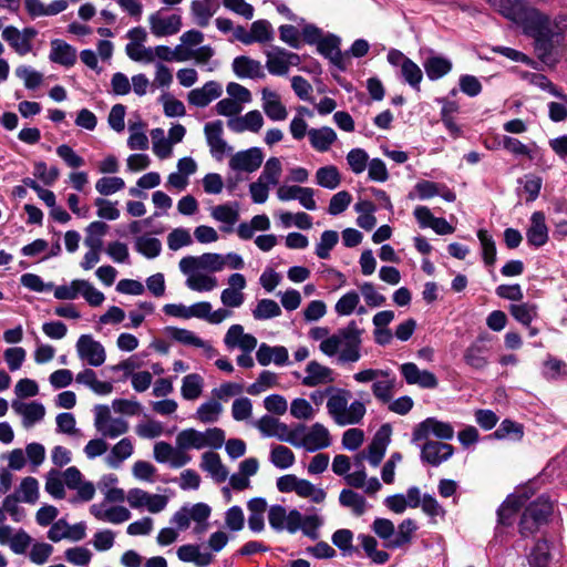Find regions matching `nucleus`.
<instances>
[{"label":"nucleus","mask_w":567,"mask_h":567,"mask_svg":"<svg viewBox=\"0 0 567 567\" xmlns=\"http://www.w3.org/2000/svg\"><path fill=\"white\" fill-rule=\"evenodd\" d=\"M361 333L362 330L353 320L347 327L329 334L323 342H320L319 350L328 357L338 354L339 363L357 362L361 357Z\"/></svg>","instance_id":"f03ea898"},{"label":"nucleus","mask_w":567,"mask_h":567,"mask_svg":"<svg viewBox=\"0 0 567 567\" xmlns=\"http://www.w3.org/2000/svg\"><path fill=\"white\" fill-rule=\"evenodd\" d=\"M16 75L23 81L24 86L29 90L37 89L43 81L42 73L28 65H19L16 69Z\"/></svg>","instance_id":"e2e57ef3"},{"label":"nucleus","mask_w":567,"mask_h":567,"mask_svg":"<svg viewBox=\"0 0 567 567\" xmlns=\"http://www.w3.org/2000/svg\"><path fill=\"white\" fill-rule=\"evenodd\" d=\"M176 445L185 450L204 449L203 432L195 429L183 430L176 436Z\"/></svg>","instance_id":"8fccbe9b"},{"label":"nucleus","mask_w":567,"mask_h":567,"mask_svg":"<svg viewBox=\"0 0 567 567\" xmlns=\"http://www.w3.org/2000/svg\"><path fill=\"white\" fill-rule=\"evenodd\" d=\"M339 502L342 506L351 508L357 516H360L365 512L364 497L352 489H342L339 496Z\"/></svg>","instance_id":"5fc2aeb1"},{"label":"nucleus","mask_w":567,"mask_h":567,"mask_svg":"<svg viewBox=\"0 0 567 567\" xmlns=\"http://www.w3.org/2000/svg\"><path fill=\"white\" fill-rule=\"evenodd\" d=\"M390 441V424H383L375 433L371 443L368 445L365 456L372 466H378L383 460Z\"/></svg>","instance_id":"6ab92c4d"},{"label":"nucleus","mask_w":567,"mask_h":567,"mask_svg":"<svg viewBox=\"0 0 567 567\" xmlns=\"http://www.w3.org/2000/svg\"><path fill=\"white\" fill-rule=\"evenodd\" d=\"M339 240L338 233L334 230H326L321 234L320 241L316 247V255L326 259L330 256L331 249L337 245Z\"/></svg>","instance_id":"338daca9"},{"label":"nucleus","mask_w":567,"mask_h":567,"mask_svg":"<svg viewBox=\"0 0 567 567\" xmlns=\"http://www.w3.org/2000/svg\"><path fill=\"white\" fill-rule=\"evenodd\" d=\"M442 105L441 109V121L443 122L446 130L454 137L461 133L460 126L456 124L454 115L458 112L460 106L454 101H449L446 97H440L436 100Z\"/></svg>","instance_id":"2f4dec72"},{"label":"nucleus","mask_w":567,"mask_h":567,"mask_svg":"<svg viewBox=\"0 0 567 567\" xmlns=\"http://www.w3.org/2000/svg\"><path fill=\"white\" fill-rule=\"evenodd\" d=\"M166 332L173 340L182 344L203 349H212L210 346H207V343L204 340H202L190 330L176 327H167Z\"/></svg>","instance_id":"ea45409f"},{"label":"nucleus","mask_w":567,"mask_h":567,"mask_svg":"<svg viewBox=\"0 0 567 567\" xmlns=\"http://www.w3.org/2000/svg\"><path fill=\"white\" fill-rule=\"evenodd\" d=\"M202 470L208 472L218 483L224 482L228 476V471L223 465L217 453L205 452L202 455Z\"/></svg>","instance_id":"72a5a7b5"},{"label":"nucleus","mask_w":567,"mask_h":567,"mask_svg":"<svg viewBox=\"0 0 567 567\" xmlns=\"http://www.w3.org/2000/svg\"><path fill=\"white\" fill-rule=\"evenodd\" d=\"M296 493L300 497H309L313 503L317 504L322 503L327 496L322 488H317L311 482L303 478H299Z\"/></svg>","instance_id":"052dcab7"},{"label":"nucleus","mask_w":567,"mask_h":567,"mask_svg":"<svg viewBox=\"0 0 567 567\" xmlns=\"http://www.w3.org/2000/svg\"><path fill=\"white\" fill-rule=\"evenodd\" d=\"M525 499L522 496H508L497 509V522L501 525H512L515 515L524 506Z\"/></svg>","instance_id":"7c9ffc66"},{"label":"nucleus","mask_w":567,"mask_h":567,"mask_svg":"<svg viewBox=\"0 0 567 567\" xmlns=\"http://www.w3.org/2000/svg\"><path fill=\"white\" fill-rule=\"evenodd\" d=\"M424 70L431 81H436L452 70V62L443 56H430L424 62Z\"/></svg>","instance_id":"c9c22d12"},{"label":"nucleus","mask_w":567,"mask_h":567,"mask_svg":"<svg viewBox=\"0 0 567 567\" xmlns=\"http://www.w3.org/2000/svg\"><path fill=\"white\" fill-rule=\"evenodd\" d=\"M400 372L405 382L411 385H417L422 389H435L439 384V380L433 372L420 370L413 362L401 364Z\"/></svg>","instance_id":"ddd939ff"},{"label":"nucleus","mask_w":567,"mask_h":567,"mask_svg":"<svg viewBox=\"0 0 567 567\" xmlns=\"http://www.w3.org/2000/svg\"><path fill=\"white\" fill-rule=\"evenodd\" d=\"M302 515L297 509L287 512L282 505H272L268 509V522L276 532L297 533L301 527Z\"/></svg>","instance_id":"0eeeda50"},{"label":"nucleus","mask_w":567,"mask_h":567,"mask_svg":"<svg viewBox=\"0 0 567 567\" xmlns=\"http://www.w3.org/2000/svg\"><path fill=\"white\" fill-rule=\"evenodd\" d=\"M347 162L352 173L359 175L367 169L369 155L362 148H352L347 155Z\"/></svg>","instance_id":"69168bd1"},{"label":"nucleus","mask_w":567,"mask_h":567,"mask_svg":"<svg viewBox=\"0 0 567 567\" xmlns=\"http://www.w3.org/2000/svg\"><path fill=\"white\" fill-rule=\"evenodd\" d=\"M316 184L327 189H336L341 184V174L337 166L327 165L317 169Z\"/></svg>","instance_id":"4c0bfd02"},{"label":"nucleus","mask_w":567,"mask_h":567,"mask_svg":"<svg viewBox=\"0 0 567 567\" xmlns=\"http://www.w3.org/2000/svg\"><path fill=\"white\" fill-rule=\"evenodd\" d=\"M340 40L338 37L330 34L328 37H323L317 43V50L324 58L329 59L331 63H333L340 70H344L346 65L343 63V55L340 51Z\"/></svg>","instance_id":"b1692460"},{"label":"nucleus","mask_w":567,"mask_h":567,"mask_svg":"<svg viewBox=\"0 0 567 567\" xmlns=\"http://www.w3.org/2000/svg\"><path fill=\"white\" fill-rule=\"evenodd\" d=\"M132 508L146 507L151 513H159L167 505V497L158 494H148L141 488H132L126 495Z\"/></svg>","instance_id":"9b49d317"},{"label":"nucleus","mask_w":567,"mask_h":567,"mask_svg":"<svg viewBox=\"0 0 567 567\" xmlns=\"http://www.w3.org/2000/svg\"><path fill=\"white\" fill-rule=\"evenodd\" d=\"M353 378L358 382L373 381L372 391L375 398L384 403L390 402V379L386 371L368 369L355 373Z\"/></svg>","instance_id":"9d476101"},{"label":"nucleus","mask_w":567,"mask_h":567,"mask_svg":"<svg viewBox=\"0 0 567 567\" xmlns=\"http://www.w3.org/2000/svg\"><path fill=\"white\" fill-rule=\"evenodd\" d=\"M308 136L311 146L319 152H327L337 140L336 132L329 126L311 128Z\"/></svg>","instance_id":"c756f323"},{"label":"nucleus","mask_w":567,"mask_h":567,"mask_svg":"<svg viewBox=\"0 0 567 567\" xmlns=\"http://www.w3.org/2000/svg\"><path fill=\"white\" fill-rule=\"evenodd\" d=\"M207 145L209 146L212 156L220 161L231 151L223 138V122L220 120L208 122L204 127Z\"/></svg>","instance_id":"4468645a"},{"label":"nucleus","mask_w":567,"mask_h":567,"mask_svg":"<svg viewBox=\"0 0 567 567\" xmlns=\"http://www.w3.org/2000/svg\"><path fill=\"white\" fill-rule=\"evenodd\" d=\"M13 494H17L21 502L34 504L39 497V483L34 477L23 478Z\"/></svg>","instance_id":"3c124183"},{"label":"nucleus","mask_w":567,"mask_h":567,"mask_svg":"<svg viewBox=\"0 0 567 567\" xmlns=\"http://www.w3.org/2000/svg\"><path fill=\"white\" fill-rule=\"evenodd\" d=\"M401 61V78L408 83L413 90L420 92V83L423 79V73L420 66L412 60L405 58L399 50L392 49V64H396Z\"/></svg>","instance_id":"f3484780"},{"label":"nucleus","mask_w":567,"mask_h":567,"mask_svg":"<svg viewBox=\"0 0 567 567\" xmlns=\"http://www.w3.org/2000/svg\"><path fill=\"white\" fill-rule=\"evenodd\" d=\"M527 241L535 247L544 246L548 240L545 215H532V224L526 233Z\"/></svg>","instance_id":"cd10ccee"},{"label":"nucleus","mask_w":567,"mask_h":567,"mask_svg":"<svg viewBox=\"0 0 567 567\" xmlns=\"http://www.w3.org/2000/svg\"><path fill=\"white\" fill-rule=\"evenodd\" d=\"M281 172L282 168L279 158L270 157L266 162L264 169L258 178L271 186H276L279 183Z\"/></svg>","instance_id":"680f3d73"},{"label":"nucleus","mask_w":567,"mask_h":567,"mask_svg":"<svg viewBox=\"0 0 567 567\" xmlns=\"http://www.w3.org/2000/svg\"><path fill=\"white\" fill-rule=\"evenodd\" d=\"M511 315L522 324L529 327L537 316V307L534 303L523 302L509 306Z\"/></svg>","instance_id":"864d4df0"},{"label":"nucleus","mask_w":567,"mask_h":567,"mask_svg":"<svg viewBox=\"0 0 567 567\" xmlns=\"http://www.w3.org/2000/svg\"><path fill=\"white\" fill-rule=\"evenodd\" d=\"M130 137L127 140V146L131 150H140L145 151L148 148V138L147 136L142 132L143 130V123H130Z\"/></svg>","instance_id":"0e129e2a"},{"label":"nucleus","mask_w":567,"mask_h":567,"mask_svg":"<svg viewBox=\"0 0 567 567\" xmlns=\"http://www.w3.org/2000/svg\"><path fill=\"white\" fill-rule=\"evenodd\" d=\"M281 309L272 299H261L252 310L256 320H267L280 316Z\"/></svg>","instance_id":"bf43d9fd"},{"label":"nucleus","mask_w":567,"mask_h":567,"mask_svg":"<svg viewBox=\"0 0 567 567\" xmlns=\"http://www.w3.org/2000/svg\"><path fill=\"white\" fill-rule=\"evenodd\" d=\"M286 55L287 50L280 47H271V49L266 52V68L270 74L286 75L288 73Z\"/></svg>","instance_id":"473e14b6"},{"label":"nucleus","mask_w":567,"mask_h":567,"mask_svg":"<svg viewBox=\"0 0 567 567\" xmlns=\"http://www.w3.org/2000/svg\"><path fill=\"white\" fill-rule=\"evenodd\" d=\"M78 355L91 367H101L106 360L103 344L93 339L91 334H82L75 344Z\"/></svg>","instance_id":"6e6552de"},{"label":"nucleus","mask_w":567,"mask_h":567,"mask_svg":"<svg viewBox=\"0 0 567 567\" xmlns=\"http://www.w3.org/2000/svg\"><path fill=\"white\" fill-rule=\"evenodd\" d=\"M454 447L439 441H426L421 446V461L432 466H439L452 457Z\"/></svg>","instance_id":"dca6fc26"},{"label":"nucleus","mask_w":567,"mask_h":567,"mask_svg":"<svg viewBox=\"0 0 567 567\" xmlns=\"http://www.w3.org/2000/svg\"><path fill=\"white\" fill-rule=\"evenodd\" d=\"M204 386V379L197 373H190L183 378L182 396L185 400H196L200 396Z\"/></svg>","instance_id":"37998d69"},{"label":"nucleus","mask_w":567,"mask_h":567,"mask_svg":"<svg viewBox=\"0 0 567 567\" xmlns=\"http://www.w3.org/2000/svg\"><path fill=\"white\" fill-rule=\"evenodd\" d=\"M250 33L254 42H269L274 39L271 24L267 20H257L252 22Z\"/></svg>","instance_id":"774afa93"},{"label":"nucleus","mask_w":567,"mask_h":567,"mask_svg":"<svg viewBox=\"0 0 567 567\" xmlns=\"http://www.w3.org/2000/svg\"><path fill=\"white\" fill-rule=\"evenodd\" d=\"M134 447L132 441L127 437L122 439L111 450L105 462L112 468H118L122 462L133 454Z\"/></svg>","instance_id":"f704fd0d"},{"label":"nucleus","mask_w":567,"mask_h":567,"mask_svg":"<svg viewBox=\"0 0 567 567\" xmlns=\"http://www.w3.org/2000/svg\"><path fill=\"white\" fill-rule=\"evenodd\" d=\"M549 544L545 539L538 540L528 557L529 567H549Z\"/></svg>","instance_id":"49530a36"},{"label":"nucleus","mask_w":567,"mask_h":567,"mask_svg":"<svg viewBox=\"0 0 567 567\" xmlns=\"http://www.w3.org/2000/svg\"><path fill=\"white\" fill-rule=\"evenodd\" d=\"M261 94L262 110L266 115L272 121L286 120L288 112L286 106L281 103L279 95L269 89H264Z\"/></svg>","instance_id":"a878e982"},{"label":"nucleus","mask_w":567,"mask_h":567,"mask_svg":"<svg viewBox=\"0 0 567 567\" xmlns=\"http://www.w3.org/2000/svg\"><path fill=\"white\" fill-rule=\"evenodd\" d=\"M524 436V427L522 424L512 420H504L497 430L491 434L496 440L520 441Z\"/></svg>","instance_id":"a19ab883"},{"label":"nucleus","mask_w":567,"mask_h":567,"mask_svg":"<svg viewBox=\"0 0 567 567\" xmlns=\"http://www.w3.org/2000/svg\"><path fill=\"white\" fill-rule=\"evenodd\" d=\"M2 39L14 50L19 55H25L32 50V43L23 40L20 30L13 25H8L2 30Z\"/></svg>","instance_id":"e433bc0d"},{"label":"nucleus","mask_w":567,"mask_h":567,"mask_svg":"<svg viewBox=\"0 0 567 567\" xmlns=\"http://www.w3.org/2000/svg\"><path fill=\"white\" fill-rule=\"evenodd\" d=\"M223 94L221 84L217 81H208L202 87L188 92L187 101L196 107H206Z\"/></svg>","instance_id":"a211bd4d"},{"label":"nucleus","mask_w":567,"mask_h":567,"mask_svg":"<svg viewBox=\"0 0 567 567\" xmlns=\"http://www.w3.org/2000/svg\"><path fill=\"white\" fill-rule=\"evenodd\" d=\"M227 125L235 133H243L245 131L257 133L264 125V117L259 111L254 110L244 116L230 118Z\"/></svg>","instance_id":"5701e85b"},{"label":"nucleus","mask_w":567,"mask_h":567,"mask_svg":"<svg viewBox=\"0 0 567 567\" xmlns=\"http://www.w3.org/2000/svg\"><path fill=\"white\" fill-rule=\"evenodd\" d=\"M136 250L146 258H155L162 251V244L155 237L140 236L135 243Z\"/></svg>","instance_id":"6e6d98bb"},{"label":"nucleus","mask_w":567,"mask_h":567,"mask_svg":"<svg viewBox=\"0 0 567 567\" xmlns=\"http://www.w3.org/2000/svg\"><path fill=\"white\" fill-rule=\"evenodd\" d=\"M49 59L53 63L70 68L76 62V50L65 41L54 39L51 41Z\"/></svg>","instance_id":"4be33fe9"},{"label":"nucleus","mask_w":567,"mask_h":567,"mask_svg":"<svg viewBox=\"0 0 567 567\" xmlns=\"http://www.w3.org/2000/svg\"><path fill=\"white\" fill-rule=\"evenodd\" d=\"M554 511V504L547 495H540L529 503L519 520V533L524 537L535 534L540 526L548 523Z\"/></svg>","instance_id":"20e7f679"},{"label":"nucleus","mask_w":567,"mask_h":567,"mask_svg":"<svg viewBox=\"0 0 567 567\" xmlns=\"http://www.w3.org/2000/svg\"><path fill=\"white\" fill-rule=\"evenodd\" d=\"M515 23L523 29L525 35L534 39V48L540 59L551 54L555 33L549 16L527 6Z\"/></svg>","instance_id":"f257e3e1"},{"label":"nucleus","mask_w":567,"mask_h":567,"mask_svg":"<svg viewBox=\"0 0 567 567\" xmlns=\"http://www.w3.org/2000/svg\"><path fill=\"white\" fill-rule=\"evenodd\" d=\"M350 396L349 391L339 390L328 399V412L340 425L357 424L365 413V406L360 401H353L349 405Z\"/></svg>","instance_id":"7ed1b4c3"},{"label":"nucleus","mask_w":567,"mask_h":567,"mask_svg":"<svg viewBox=\"0 0 567 567\" xmlns=\"http://www.w3.org/2000/svg\"><path fill=\"white\" fill-rule=\"evenodd\" d=\"M477 238L482 246L483 260L487 266H493L496 261V246L493 237L485 229L477 231Z\"/></svg>","instance_id":"4d7b16f0"},{"label":"nucleus","mask_w":567,"mask_h":567,"mask_svg":"<svg viewBox=\"0 0 567 567\" xmlns=\"http://www.w3.org/2000/svg\"><path fill=\"white\" fill-rule=\"evenodd\" d=\"M190 12L195 22L204 28L209 23L210 18L214 16L215 10L212 9L210 0H193L190 3Z\"/></svg>","instance_id":"de8ad7c7"},{"label":"nucleus","mask_w":567,"mask_h":567,"mask_svg":"<svg viewBox=\"0 0 567 567\" xmlns=\"http://www.w3.org/2000/svg\"><path fill=\"white\" fill-rule=\"evenodd\" d=\"M333 381V371L317 361L308 362L306 367V377L301 379V383L306 386H317Z\"/></svg>","instance_id":"412c9836"},{"label":"nucleus","mask_w":567,"mask_h":567,"mask_svg":"<svg viewBox=\"0 0 567 567\" xmlns=\"http://www.w3.org/2000/svg\"><path fill=\"white\" fill-rule=\"evenodd\" d=\"M417 528V523L412 518L402 520L396 529L392 525V548H401L409 545Z\"/></svg>","instance_id":"c85d7f7f"},{"label":"nucleus","mask_w":567,"mask_h":567,"mask_svg":"<svg viewBox=\"0 0 567 567\" xmlns=\"http://www.w3.org/2000/svg\"><path fill=\"white\" fill-rule=\"evenodd\" d=\"M262 161V151L259 147H250L234 154L229 159V167L237 172L252 173L260 167Z\"/></svg>","instance_id":"f8f14e48"},{"label":"nucleus","mask_w":567,"mask_h":567,"mask_svg":"<svg viewBox=\"0 0 567 567\" xmlns=\"http://www.w3.org/2000/svg\"><path fill=\"white\" fill-rule=\"evenodd\" d=\"M412 435L414 442L427 440L430 435L440 440H452L454 429L449 422H443L435 417H427L415 426Z\"/></svg>","instance_id":"1a4fd4ad"},{"label":"nucleus","mask_w":567,"mask_h":567,"mask_svg":"<svg viewBox=\"0 0 567 567\" xmlns=\"http://www.w3.org/2000/svg\"><path fill=\"white\" fill-rule=\"evenodd\" d=\"M151 32L156 38L169 37L179 32L182 28V17L172 14L163 17L161 11H156L148 17Z\"/></svg>","instance_id":"2eb2a0df"},{"label":"nucleus","mask_w":567,"mask_h":567,"mask_svg":"<svg viewBox=\"0 0 567 567\" xmlns=\"http://www.w3.org/2000/svg\"><path fill=\"white\" fill-rule=\"evenodd\" d=\"M489 2L503 17L514 23L527 7L525 0H489Z\"/></svg>","instance_id":"58836bf2"},{"label":"nucleus","mask_w":567,"mask_h":567,"mask_svg":"<svg viewBox=\"0 0 567 567\" xmlns=\"http://www.w3.org/2000/svg\"><path fill=\"white\" fill-rule=\"evenodd\" d=\"M231 66L234 73L240 79H262L265 76L261 63L246 55L235 58Z\"/></svg>","instance_id":"393cba45"},{"label":"nucleus","mask_w":567,"mask_h":567,"mask_svg":"<svg viewBox=\"0 0 567 567\" xmlns=\"http://www.w3.org/2000/svg\"><path fill=\"white\" fill-rule=\"evenodd\" d=\"M256 426L264 436H275L279 441L290 443L293 446H299L298 439L305 430V425H299L295 430H290L287 424L270 415L261 416L257 421Z\"/></svg>","instance_id":"39448f33"},{"label":"nucleus","mask_w":567,"mask_h":567,"mask_svg":"<svg viewBox=\"0 0 567 567\" xmlns=\"http://www.w3.org/2000/svg\"><path fill=\"white\" fill-rule=\"evenodd\" d=\"M421 228H432L437 235L453 234L455 228L442 217L435 215H415Z\"/></svg>","instance_id":"79ce46f5"},{"label":"nucleus","mask_w":567,"mask_h":567,"mask_svg":"<svg viewBox=\"0 0 567 567\" xmlns=\"http://www.w3.org/2000/svg\"><path fill=\"white\" fill-rule=\"evenodd\" d=\"M128 431V423L122 417H112L104 426L97 425V432L103 437L115 439Z\"/></svg>","instance_id":"13d9d810"},{"label":"nucleus","mask_w":567,"mask_h":567,"mask_svg":"<svg viewBox=\"0 0 567 567\" xmlns=\"http://www.w3.org/2000/svg\"><path fill=\"white\" fill-rule=\"evenodd\" d=\"M269 461L280 470H287L295 464L293 452L285 445H274L270 451Z\"/></svg>","instance_id":"c03bdc74"},{"label":"nucleus","mask_w":567,"mask_h":567,"mask_svg":"<svg viewBox=\"0 0 567 567\" xmlns=\"http://www.w3.org/2000/svg\"><path fill=\"white\" fill-rule=\"evenodd\" d=\"M221 412V404L217 400H209L198 406L196 417L203 423H215L218 421Z\"/></svg>","instance_id":"603ef678"},{"label":"nucleus","mask_w":567,"mask_h":567,"mask_svg":"<svg viewBox=\"0 0 567 567\" xmlns=\"http://www.w3.org/2000/svg\"><path fill=\"white\" fill-rule=\"evenodd\" d=\"M14 411L22 415L23 425L25 427L32 426L34 423L40 422L45 415V408L42 403L33 401L30 403H18L12 404Z\"/></svg>","instance_id":"bb28decb"},{"label":"nucleus","mask_w":567,"mask_h":567,"mask_svg":"<svg viewBox=\"0 0 567 567\" xmlns=\"http://www.w3.org/2000/svg\"><path fill=\"white\" fill-rule=\"evenodd\" d=\"M365 555L375 564H384L389 555L384 550H377L378 542L370 535L360 534L358 536Z\"/></svg>","instance_id":"09e8293b"},{"label":"nucleus","mask_w":567,"mask_h":567,"mask_svg":"<svg viewBox=\"0 0 567 567\" xmlns=\"http://www.w3.org/2000/svg\"><path fill=\"white\" fill-rule=\"evenodd\" d=\"M270 227V221L267 215H255L250 223H241L238 226L237 233L241 239H250L256 230H267Z\"/></svg>","instance_id":"a18cd8bd"},{"label":"nucleus","mask_w":567,"mask_h":567,"mask_svg":"<svg viewBox=\"0 0 567 567\" xmlns=\"http://www.w3.org/2000/svg\"><path fill=\"white\" fill-rule=\"evenodd\" d=\"M492 337L483 332L463 352L464 363L472 370L484 371L489 364Z\"/></svg>","instance_id":"423d86ee"},{"label":"nucleus","mask_w":567,"mask_h":567,"mask_svg":"<svg viewBox=\"0 0 567 567\" xmlns=\"http://www.w3.org/2000/svg\"><path fill=\"white\" fill-rule=\"evenodd\" d=\"M298 444L309 452H316L328 447L331 444L330 434L327 427L320 423H315L308 433H306Z\"/></svg>","instance_id":"aec40b11"}]
</instances>
